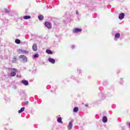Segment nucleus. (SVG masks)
Instances as JSON below:
<instances>
[{"label": "nucleus", "instance_id": "2eb2a0df", "mask_svg": "<svg viewBox=\"0 0 130 130\" xmlns=\"http://www.w3.org/2000/svg\"><path fill=\"white\" fill-rule=\"evenodd\" d=\"M24 110H25V107H22L21 108L20 110L18 111V113H22V112H23V111H24Z\"/></svg>", "mask_w": 130, "mask_h": 130}, {"label": "nucleus", "instance_id": "4be33fe9", "mask_svg": "<svg viewBox=\"0 0 130 130\" xmlns=\"http://www.w3.org/2000/svg\"><path fill=\"white\" fill-rule=\"evenodd\" d=\"M39 55L38 54H35L34 55V57H35V58H37V57H38Z\"/></svg>", "mask_w": 130, "mask_h": 130}, {"label": "nucleus", "instance_id": "a211bd4d", "mask_svg": "<svg viewBox=\"0 0 130 130\" xmlns=\"http://www.w3.org/2000/svg\"><path fill=\"white\" fill-rule=\"evenodd\" d=\"M115 37L116 38H119V37H120V34H119V33L116 34Z\"/></svg>", "mask_w": 130, "mask_h": 130}, {"label": "nucleus", "instance_id": "f3484780", "mask_svg": "<svg viewBox=\"0 0 130 130\" xmlns=\"http://www.w3.org/2000/svg\"><path fill=\"white\" fill-rule=\"evenodd\" d=\"M15 43H16L17 44H20L21 43V41H20V40L19 39H16Z\"/></svg>", "mask_w": 130, "mask_h": 130}, {"label": "nucleus", "instance_id": "f03ea898", "mask_svg": "<svg viewBox=\"0 0 130 130\" xmlns=\"http://www.w3.org/2000/svg\"><path fill=\"white\" fill-rule=\"evenodd\" d=\"M18 53H24L25 54H27L29 52L27 50H23L22 49H20L17 50Z\"/></svg>", "mask_w": 130, "mask_h": 130}, {"label": "nucleus", "instance_id": "0eeeda50", "mask_svg": "<svg viewBox=\"0 0 130 130\" xmlns=\"http://www.w3.org/2000/svg\"><path fill=\"white\" fill-rule=\"evenodd\" d=\"M21 83H22L24 86H28V85H29V82L27 80H22Z\"/></svg>", "mask_w": 130, "mask_h": 130}, {"label": "nucleus", "instance_id": "a878e982", "mask_svg": "<svg viewBox=\"0 0 130 130\" xmlns=\"http://www.w3.org/2000/svg\"><path fill=\"white\" fill-rule=\"evenodd\" d=\"M77 15H79V12L78 11H76Z\"/></svg>", "mask_w": 130, "mask_h": 130}, {"label": "nucleus", "instance_id": "ddd939ff", "mask_svg": "<svg viewBox=\"0 0 130 130\" xmlns=\"http://www.w3.org/2000/svg\"><path fill=\"white\" fill-rule=\"evenodd\" d=\"M57 121L59 123H62V119H61V117L58 118Z\"/></svg>", "mask_w": 130, "mask_h": 130}, {"label": "nucleus", "instance_id": "412c9836", "mask_svg": "<svg viewBox=\"0 0 130 130\" xmlns=\"http://www.w3.org/2000/svg\"><path fill=\"white\" fill-rule=\"evenodd\" d=\"M5 13L9 14V13H11V11L8 10V9H5Z\"/></svg>", "mask_w": 130, "mask_h": 130}, {"label": "nucleus", "instance_id": "423d86ee", "mask_svg": "<svg viewBox=\"0 0 130 130\" xmlns=\"http://www.w3.org/2000/svg\"><path fill=\"white\" fill-rule=\"evenodd\" d=\"M37 45L36 44H34L32 45V50H34V51H37Z\"/></svg>", "mask_w": 130, "mask_h": 130}, {"label": "nucleus", "instance_id": "4468645a", "mask_svg": "<svg viewBox=\"0 0 130 130\" xmlns=\"http://www.w3.org/2000/svg\"><path fill=\"white\" fill-rule=\"evenodd\" d=\"M79 110V108L78 107H76L73 109V112L77 113L78 112V111Z\"/></svg>", "mask_w": 130, "mask_h": 130}, {"label": "nucleus", "instance_id": "39448f33", "mask_svg": "<svg viewBox=\"0 0 130 130\" xmlns=\"http://www.w3.org/2000/svg\"><path fill=\"white\" fill-rule=\"evenodd\" d=\"M73 32H74V33H79V32H82V29L76 28L74 29V30H73Z\"/></svg>", "mask_w": 130, "mask_h": 130}, {"label": "nucleus", "instance_id": "1a4fd4ad", "mask_svg": "<svg viewBox=\"0 0 130 130\" xmlns=\"http://www.w3.org/2000/svg\"><path fill=\"white\" fill-rule=\"evenodd\" d=\"M124 18V13H121L119 15V19L120 20H122Z\"/></svg>", "mask_w": 130, "mask_h": 130}, {"label": "nucleus", "instance_id": "6ab92c4d", "mask_svg": "<svg viewBox=\"0 0 130 130\" xmlns=\"http://www.w3.org/2000/svg\"><path fill=\"white\" fill-rule=\"evenodd\" d=\"M38 19H40L41 21H42V20H43V16L39 15L38 16Z\"/></svg>", "mask_w": 130, "mask_h": 130}, {"label": "nucleus", "instance_id": "f257e3e1", "mask_svg": "<svg viewBox=\"0 0 130 130\" xmlns=\"http://www.w3.org/2000/svg\"><path fill=\"white\" fill-rule=\"evenodd\" d=\"M19 59L20 60V61H22L23 63L27 62V57L24 55H21L19 56Z\"/></svg>", "mask_w": 130, "mask_h": 130}, {"label": "nucleus", "instance_id": "393cba45", "mask_svg": "<svg viewBox=\"0 0 130 130\" xmlns=\"http://www.w3.org/2000/svg\"><path fill=\"white\" fill-rule=\"evenodd\" d=\"M85 107H88V104H85Z\"/></svg>", "mask_w": 130, "mask_h": 130}, {"label": "nucleus", "instance_id": "20e7f679", "mask_svg": "<svg viewBox=\"0 0 130 130\" xmlns=\"http://www.w3.org/2000/svg\"><path fill=\"white\" fill-rule=\"evenodd\" d=\"M74 122V120H72L68 125V129L70 130L73 127V123Z\"/></svg>", "mask_w": 130, "mask_h": 130}, {"label": "nucleus", "instance_id": "b1692460", "mask_svg": "<svg viewBox=\"0 0 130 130\" xmlns=\"http://www.w3.org/2000/svg\"><path fill=\"white\" fill-rule=\"evenodd\" d=\"M12 70H13V71H15V72H17V69H13Z\"/></svg>", "mask_w": 130, "mask_h": 130}, {"label": "nucleus", "instance_id": "5701e85b", "mask_svg": "<svg viewBox=\"0 0 130 130\" xmlns=\"http://www.w3.org/2000/svg\"><path fill=\"white\" fill-rule=\"evenodd\" d=\"M71 47H72V49H74V48H75V45H72L71 46Z\"/></svg>", "mask_w": 130, "mask_h": 130}, {"label": "nucleus", "instance_id": "6e6552de", "mask_svg": "<svg viewBox=\"0 0 130 130\" xmlns=\"http://www.w3.org/2000/svg\"><path fill=\"white\" fill-rule=\"evenodd\" d=\"M48 61H49V62H51V63H55V60L53 58H49L48 59Z\"/></svg>", "mask_w": 130, "mask_h": 130}, {"label": "nucleus", "instance_id": "9d476101", "mask_svg": "<svg viewBox=\"0 0 130 130\" xmlns=\"http://www.w3.org/2000/svg\"><path fill=\"white\" fill-rule=\"evenodd\" d=\"M102 121H103V122H105V123L107 122V117H106L105 116H104L103 117Z\"/></svg>", "mask_w": 130, "mask_h": 130}, {"label": "nucleus", "instance_id": "bb28decb", "mask_svg": "<svg viewBox=\"0 0 130 130\" xmlns=\"http://www.w3.org/2000/svg\"><path fill=\"white\" fill-rule=\"evenodd\" d=\"M17 77H19V75H17Z\"/></svg>", "mask_w": 130, "mask_h": 130}, {"label": "nucleus", "instance_id": "7ed1b4c3", "mask_svg": "<svg viewBox=\"0 0 130 130\" xmlns=\"http://www.w3.org/2000/svg\"><path fill=\"white\" fill-rule=\"evenodd\" d=\"M45 25L48 28V29H51L52 25L51 23L48 21H46L45 22Z\"/></svg>", "mask_w": 130, "mask_h": 130}, {"label": "nucleus", "instance_id": "dca6fc26", "mask_svg": "<svg viewBox=\"0 0 130 130\" xmlns=\"http://www.w3.org/2000/svg\"><path fill=\"white\" fill-rule=\"evenodd\" d=\"M46 52L48 53V54H52V51L50 50H46Z\"/></svg>", "mask_w": 130, "mask_h": 130}, {"label": "nucleus", "instance_id": "9b49d317", "mask_svg": "<svg viewBox=\"0 0 130 130\" xmlns=\"http://www.w3.org/2000/svg\"><path fill=\"white\" fill-rule=\"evenodd\" d=\"M23 19H24V20H28L29 19H31V16L26 15L23 17Z\"/></svg>", "mask_w": 130, "mask_h": 130}, {"label": "nucleus", "instance_id": "aec40b11", "mask_svg": "<svg viewBox=\"0 0 130 130\" xmlns=\"http://www.w3.org/2000/svg\"><path fill=\"white\" fill-rule=\"evenodd\" d=\"M17 61V57H16V56H14V57H13V62H16V61Z\"/></svg>", "mask_w": 130, "mask_h": 130}, {"label": "nucleus", "instance_id": "f8f14e48", "mask_svg": "<svg viewBox=\"0 0 130 130\" xmlns=\"http://www.w3.org/2000/svg\"><path fill=\"white\" fill-rule=\"evenodd\" d=\"M11 72H12L10 73L11 77H15V76L16 75V72H13V70L11 71Z\"/></svg>", "mask_w": 130, "mask_h": 130}]
</instances>
